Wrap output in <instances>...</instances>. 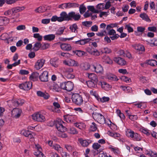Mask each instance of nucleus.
<instances>
[{
  "instance_id": "1",
  "label": "nucleus",
  "mask_w": 157,
  "mask_h": 157,
  "mask_svg": "<svg viewBox=\"0 0 157 157\" xmlns=\"http://www.w3.org/2000/svg\"><path fill=\"white\" fill-rule=\"evenodd\" d=\"M63 71L65 77L67 79H72L75 78V75L73 74V69L70 67H64Z\"/></svg>"
},
{
  "instance_id": "2",
  "label": "nucleus",
  "mask_w": 157,
  "mask_h": 157,
  "mask_svg": "<svg viewBox=\"0 0 157 157\" xmlns=\"http://www.w3.org/2000/svg\"><path fill=\"white\" fill-rule=\"evenodd\" d=\"M92 116L94 119L99 124H103L105 123V118L102 114L94 112L92 113Z\"/></svg>"
},
{
  "instance_id": "3",
  "label": "nucleus",
  "mask_w": 157,
  "mask_h": 157,
  "mask_svg": "<svg viewBox=\"0 0 157 157\" xmlns=\"http://www.w3.org/2000/svg\"><path fill=\"white\" fill-rule=\"evenodd\" d=\"M60 86L62 89L70 91L73 88L74 84L71 81L65 82L60 83Z\"/></svg>"
},
{
  "instance_id": "4",
  "label": "nucleus",
  "mask_w": 157,
  "mask_h": 157,
  "mask_svg": "<svg viewBox=\"0 0 157 157\" xmlns=\"http://www.w3.org/2000/svg\"><path fill=\"white\" fill-rule=\"evenodd\" d=\"M73 102L76 105H80L83 104V101L82 96L79 94H74L72 96Z\"/></svg>"
},
{
  "instance_id": "5",
  "label": "nucleus",
  "mask_w": 157,
  "mask_h": 157,
  "mask_svg": "<svg viewBox=\"0 0 157 157\" xmlns=\"http://www.w3.org/2000/svg\"><path fill=\"white\" fill-rule=\"evenodd\" d=\"M64 122L60 119H58L55 121V124L57 130L61 132H64L66 131L67 128L63 125Z\"/></svg>"
},
{
  "instance_id": "6",
  "label": "nucleus",
  "mask_w": 157,
  "mask_h": 157,
  "mask_svg": "<svg viewBox=\"0 0 157 157\" xmlns=\"http://www.w3.org/2000/svg\"><path fill=\"white\" fill-rule=\"evenodd\" d=\"M32 117L34 120L38 122H43L46 120L45 116L40 112L34 113L32 115Z\"/></svg>"
},
{
  "instance_id": "7",
  "label": "nucleus",
  "mask_w": 157,
  "mask_h": 157,
  "mask_svg": "<svg viewBox=\"0 0 157 157\" xmlns=\"http://www.w3.org/2000/svg\"><path fill=\"white\" fill-rule=\"evenodd\" d=\"M32 86V83L31 82H26L19 85V87L23 90L28 91L30 89Z\"/></svg>"
},
{
  "instance_id": "8",
  "label": "nucleus",
  "mask_w": 157,
  "mask_h": 157,
  "mask_svg": "<svg viewBox=\"0 0 157 157\" xmlns=\"http://www.w3.org/2000/svg\"><path fill=\"white\" fill-rule=\"evenodd\" d=\"M70 21L73 20L75 21H78L80 20L81 16L79 13H76L74 11L69 12Z\"/></svg>"
},
{
  "instance_id": "9",
  "label": "nucleus",
  "mask_w": 157,
  "mask_h": 157,
  "mask_svg": "<svg viewBox=\"0 0 157 157\" xmlns=\"http://www.w3.org/2000/svg\"><path fill=\"white\" fill-rule=\"evenodd\" d=\"M64 120L68 123H72L76 119V116L74 115L68 114L64 116Z\"/></svg>"
},
{
  "instance_id": "10",
  "label": "nucleus",
  "mask_w": 157,
  "mask_h": 157,
  "mask_svg": "<svg viewBox=\"0 0 157 157\" xmlns=\"http://www.w3.org/2000/svg\"><path fill=\"white\" fill-rule=\"evenodd\" d=\"M60 16L59 17V22H61L64 21H70L69 17V13L67 14L65 12H62L60 14Z\"/></svg>"
},
{
  "instance_id": "11",
  "label": "nucleus",
  "mask_w": 157,
  "mask_h": 157,
  "mask_svg": "<svg viewBox=\"0 0 157 157\" xmlns=\"http://www.w3.org/2000/svg\"><path fill=\"white\" fill-rule=\"evenodd\" d=\"M21 110L18 108L13 109L12 111V116L15 118H18L21 115Z\"/></svg>"
},
{
  "instance_id": "12",
  "label": "nucleus",
  "mask_w": 157,
  "mask_h": 157,
  "mask_svg": "<svg viewBox=\"0 0 157 157\" xmlns=\"http://www.w3.org/2000/svg\"><path fill=\"white\" fill-rule=\"evenodd\" d=\"M50 61L51 65L52 67L56 68L58 67L60 64L59 59L55 57L52 58L50 59Z\"/></svg>"
},
{
  "instance_id": "13",
  "label": "nucleus",
  "mask_w": 157,
  "mask_h": 157,
  "mask_svg": "<svg viewBox=\"0 0 157 157\" xmlns=\"http://www.w3.org/2000/svg\"><path fill=\"white\" fill-rule=\"evenodd\" d=\"M114 61L119 65L124 66L126 64V62L123 59L120 57H115L113 59Z\"/></svg>"
},
{
  "instance_id": "14",
  "label": "nucleus",
  "mask_w": 157,
  "mask_h": 157,
  "mask_svg": "<svg viewBox=\"0 0 157 157\" xmlns=\"http://www.w3.org/2000/svg\"><path fill=\"white\" fill-rule=\"evenodd\" d=\"M48 72L47 71H44L39 76V78L42 82L48 81Z\"/></svg>"
},
{
  "instance_id": "15",
  "label": "nucleus",
  "mask_w": 157,
  "mask_h": 157,
  "mask_svg": "<svg viewBox=\"0 0 157 157\" xmlns=\"http://www.w3.org/2000/svg\"><path fill=\"white\" fill-rule=\"evenodd\" d=\"M45 60L43 59L38 60L35 63V68L37 70H39L44 65Z\"/></svg>"
},
{
  "instance_id": "16",
  "label": "nucleus",
  "mask_w": 157,
  "mask_h": 157,
  "mask_svg": "<svg viewBox=\"0 0 157 157\" xmlns=\"http://www.w3.org/2000/svg\"><path fill=\"white\" fill-rule=\"evenodd\" d=\"M91 67L94 69L97 73H101L103 71V67L100 64H96V65H92Z\"/></svg>"
},
{
  "instance_id": "17",
  "label": "nucleus",
  "mask_w": 157,
  "mask_h": 157,
  "mask_svg": "<svg viewBox=\"0 0 157 157\" xmlns=\"http://www.w3.org/2000/svg\"><path fill=\"white\" fill-rule=\"evenodd\" d=\"M91 40V39L90 38L84 39L76 41L75 42V43L82 45L89 42Z\"/></svg>"
},
{
  "instance_id": "18",
  "label": "nucleus",
  "mask_w": 157,
  "mask_h": 157,
  "mask_svg": "<svg viewBox=\"0 0 157 157\" xmlns=\"http://www.w3.org/2000/svg\"><path fill=\"white\" fill-rule=\"evenodd\" d=\"M55 37V34H49L45 35L44 36L43 38L44 40L51 41L54 40Z\"/></svg>"
},
{
  "instance_id": "19",
  "label": "nucleus",
  "mask_w": 157,
  "mask_h": 157,
  "mask_svg": "<svg viewBox=\"0 0 157 157\" xmlns=\"http://www.w3.org/2000/svg\"><path fill=\"white\" fill-rule=\"evenodd\" d=\"M9 19L5 17H0V25H6L9 22Z\"/></svg>"
},
{
  "instance_id": "20",
  "label": "nucleus",
  "mask_w": 157,
  "mask_h": 157,
  "mask_svg": "<svg viewBox=\"0 0 157 157\" xmlns=\"http://www.w3.org/2000/svg\"><path fill=\"white\" fill-rule=\"evenodd\" d=\"M60 46L61 49L64 51H69L71 49V45L68 44L63 43L60 45Z\"/></svg>"
},
{
  "instance_id": "21",
  "label": "nucleus",
  "mask_w": 157,
  "mask_h": 157,
  "mask_svg": "<svg viewBox=\"0 0 157 157\" xmlns=\"http://www.w3.org/2000/svg\"><path fill=\"white\" fill-rule=\"evenodd\" d=\"M88 76L89 79L91 81H94L95 82H98V78L97 75L94 73H88Z\"/></svg>"
},
{
  "instance_id": "22",
  "label": "nucleus",
  "mask_w": 157,
  "mask_h": 157,
  "mask_svg": "<svg viewBox=\"0 0 157 157\" xmlns=\"http://www.w3.org/2000/svg\"><path fill=\"white\" fill-rule=\"evenodd\" d=\"M99 84L101 85L102 88L105 90H108L110 89L109 85L105 82H99Z\"/></svg>"
},
{
  "instance_id": "23",
  "label": "nucleus",
  "mask_w": 157,
  "mask_h": 157,
  "mask_svg": "<svg viewBox=\"0 0 157 157\" xmlns=\"http://www.w3.org/2000/svg\"><path fill=\"white\" fill-rule=\"evenodd\" d=\"M39 76V73L36 72H33L30 76V78L31 80L33 81H37Z\"/></svg>"
},
{
  "instance_id": "24",
  "label": "nucleus",
  "mask_w": 157,
  "mask_h": 157,
  "mask_svg": "<svg viewBox=\"0 0 157 157\" xmlns=\"http://www.w3.org/2000/svg\"><path fill=\"white\" fill-rule=\"evenodd\" d=\"M35 146L36 148L37 149L36 151L34 152V154L37 157L40 154H41L42 151V148L40 147L38 145H36Z\"/></svg>"
},
{
  "instance_id": "25",
  "label": "nucleus",
  "mask_w": 157,
  "mask_h": 157,
  "mask_svg": "<svg viewBox=\"0 0 157 157\" xmlns=\"http://www.w3.org/2000/svg\"><path fill=\"white\" fill-rule=\"evenodd\" d=\"M146 63L152 67L157 65V61L154 59L147 60L146 61Z\"/></svg>"
},
{
  "instance_id": "26",
  "label": "nucleus",
  "mask_w": 157,
  "mask_h": 157,
  "mask_svg": "<svg viewBox=\"0 0 157 157\" xmlns=\"http://www.w3.org/2000/svg\"><path fill=\"white\" fill-rule=\"evenodd\" d=\"M78 141L84 147L87 146L90 143L86 140H83L82 138L79 139Z\"/></svg>"
},
{
  "instance_id": "27",
  "label": "nucleus",
  "mask_w": 157,
  "mask_h": 157,
  "mask_svg": "<svg viewBox=\"0 0 157 157\" xmlns=\"http://www.w3.org/2000/svg\"><path fill=\"white\" fill-rule=\"evenodd\" d=\"M74 125L76 127L80 129H84L86 128V125L83 123H74Z\"/></svg>"
},
{
  "instance_id": "28",
  "label": "nucleus",
  "mask_w": 157,
  "mask_h": 157,
  "mask_svg": "<svg viewBox=\"0 0 157 157\" xmlns=\"http://www.w3.org/2000/svg\"><path fill=\"white\" fill-rule=\"evenodd\" d=\"M86 83L88 86L89 87H95L97 86V82H95L93 81H86Z\"/></svg>"
},
{
  "instance_id": "29",
  "label": "nucleus",
  "mask_w": 157,
  "mask_h": 157,
  "mask_svg": "<svg viewBox=\"0 0 157 157\" xmlns=\"http://www.w3.org/2000/svg\"><path fill=\"white\" fill-rule=\"evenodd\" d=\"M106 78L112 81L117 80H118L116 75L110 74L107 75Z\"/></svg>"
},
{
  "instance_id": "30",
  "label": "nucleus",
  "mask_w": 157,
  "mask_h": 157,
  "mask_svg": "<svg viewBox=\"0 0 157 157\" xmlns=\"http://www.w3.org/2000/svg\"><path fill=\"white\" fill-rule=\"evenodd\" d=\"M25 8L23 7H17L12 9V13H17L24 10Z\"/></svg>"
},
{
  "instance_id": "31",
  "label": "nucleus",
  "mask_w": 157,
  "mask_h": 157,
  "mask_svg": "<svg viewBox=\"0 0 157 157\" xmlns=\"http://www.w3.org/2000/svg\"><path fill=\"white\" fill-rule=\"evenodd\" d=\"M78 29V26L75 23L71 25L70 27V29L72 32L77 33Z\"/></svg>"
},
{
  "instance_id": "32",
  "label": "nucleus",
  "mask_w": 157,
  "mask_h": 157,
  "mask_svg": "<svg viewBox=\"0 0 157 157\" xmlns=\"http://www.w3.org/2000/svg\"><path fill=\"white\" fill-rule=\"evenodd\" d=\"M135 49L137 50L144 51L145 50L143 46L140 44H136L133 46Z\"/></svg>"
},
{
  "instance_id": "33",
  "label": "nucleus",
  "mask_w": 157,
  "mask_h": 157,
  "mask_svg": "<svg viewBox=\"0 0 157 157\" xmlns=\"http://www.w3.org/2000/svg\"><path fill=\"white\" fill-rule=\"evenodd\" d=\"M41 46V44L40 42H37L35 44L33 49L35 51H37L39 50Z\"/></svg>"
},
{
  "instance_id": "34",
  "label": "nucleus",
  "mask_w": 157,
  "mask_h": 157,
  "mask_svg": "<svg viewBox=\"0 0 157 157\" xmlns=\"http://www.w3.org/2000/svg\"><path fill=\"white\" fill-rule=\"evenodd\" d=\"M140 17L143 20H145L147 21L150 22L151 21V20L149 18L148 16L146 13H143L140 14Z\"/></svg>"
},
{
  "instance_id": "35",
  "label": "nucleus",
  "mask_w": 157,
  "mask_h": 157,
  "mask_svg": "<svg viewBox=\"0 0 157 157\" xmlns=\"http://www.w3.org/2000/svg\"><path fill=\"white\" fill-rule=\"evenodd\" d=\"M69 66H77L78 65V63L73 59H70L68 60Z\"/></svg>"
},
{
  "instance_id": "36",
  "label": "nucleus",
  "mask_w": 157,
  "mask_h": 157,
  "mask_svg": "<svg viewBox=\"0 0 157 157\" xmlns=\"http://www.w3.org/2000/svg\"><path fill=\"white\" fill-rule=\"evenodd\" d=\"M67 4L68 9L78 7L79 6L78 4L75 3L68 2L67 3Z\"/></svg>"
},
{
  "instance_id": "37",
  "label": "nucleus",
  "mask_w": 157,
  "mask_h": 157,
  "mask_svg": "<svg viewBox=\"0 0 157 157\" xmlns=\"http://www.w3.org/2000/svg\"><path fill=\"white\" fill-rule=\"evenodd\" d=\"M97 128V125L94 122H92L90 127V130L92 132L96 131Z\"/></svg>"
},
{
  "instance_id": "38",
  "label": "nucleus",
  "mask_w": 157,
  "mask_h": 157,
  "mask_svg": "<svg viewBox=\"0 0 157 157\" xmlns=\"http://www.w3.org/2000/svg\"><path fill=\"white\" fill-rule=\"evenodd\" d=\"M134 131L131 129H128L126 132V136L131 138L133 136V135H134Z\"/></svg>"
},
{
  "instance_id": "39",
  "label": "nucleus",
  "mask_w": 157,
  "mask_h": 157,
  "mask_svg": "<svg viewBox=\"0 0 157 157\" xmlns=\"http://www.w3.org/2000/svg\"><path fill=\"white\" fill-rule=\"evenodd\" d=\"M133 136L132 137L133 140L139 141L141 140L140 137V136L138 135L137 133H135L133 135Z\"/></svg>"
},
{
  "instance_id": "40",
  "label": "nucleus",
  "mask_w": 157,
  "mask_h": 157,
  "mask_svg": "<svg viewBox=\"0 0 157 157\" xmlns=\"http://www.w3.org/2000/svg\"><path fill=\"white\" fill-rule=\"evenodd\" d=\"M75 53L78 56L81 57L85 55L86 53L83 51L77 50L75 52Z\"/></svg>"
},
{
  "instance_id": "41",
  "label": "nucleus",
  "mask_w": 157,
  "mask_h": 157,
  "mask_svg": "<svg viewBox=\"0 0 157 157\" xmlns=\"http://www.w3.org/2000/svg\"><path fill=\"white\" fill-rule=\"evenodd\" d=\"M79 9L80 13L82 14H83L86 10V8L83 4L80 6Z\"/></svg>"
},
{
  "instance_id": "42",
  "label": "nucleus",
  "mask_w": 157,
  "mask_h": 157,
  "mask_svg": "<svg viewBox=\"0 0 157 157\" xmlns=\"http://www.w3.org/2000/svg\"><path fill=\"white\" fill-rule=\"evenodd\" d=\"M92 22L91 21H85L82 22V25L86 27H90L92 25Z\"/></svg>"
},
{
  "instance_id": "43",
  "label": "nucleus",
  "mask_w": 157,
  "mask_h": 157,
  "mask_svg": "<svg viewBox=\"0 0 157 157\" xmlns=\"http://www.w3.org/2000/svg\"><path fill=\"white\" fill-rule=\"evenodd\" d=\"M87 8L89 10L91 11L93 13H99V11L96 10H95L93 6H87Z\"/></svg>"
},
{
  "instance_id": "44",
  "label": "nucleus",
  "mask_w": 157,
  "mask_h": 157,
  "mask_svg": "<svg viewBox=\"0 0 157 157\" xmlns=\"http://www.w3.org/2000/svg\"><path fill=\"white\" fill-rule=\"evenodd\" d=\"M64 28L63 27L59 28L56 32V35H61L63 34Z\"/></svg>"
},
{
  "instance_id": "45",
  "label": "nucleus",
  "mask_w": 157,
  "mask_h": 157,
  "mask_svg": "<svg viewBox=\"0 0 157 157\" xmlns=\"http://www.w3.org/2000/svg\"><path fill=\"white\" fill-rule=\"evenodd\" d=\"M117 25V23H111L107 25L106 29H111L112 28L116 27Z\"/></svg>"
},
{
  "instance_id": "46",
  "label": "nucleus",
  "mask_w": 157,
  "mask_h": 157,
  "mask_svg": "<svg viewBox=\"0 0 157 157\" xmlns=\"http://www.w3.org/2000/svg\"><path fill=\"white\" fill-rule=\"evenodd\" d=\"M123 90L126 93H129L132 91V88L130 87H125L122 86H121Z\"/></svg>"
},
{
  "instance_id": "47",
  "label": "nucleus",
  "mask_w": 157,
  "mask_h": 157,
  "mask_svg": "<svg viewBox=\"0 0 157 157\" xmlns=\"http://www.w3.org/2000/svg\"><path fill=\"white\" fill-rule=\"evenodd\" d=\"M106 30L107 31V34L110 36L116 34L115 31L113 29H109Z\"/></svg>"
},
{
  "instance_id": "48",
  "label": "nucleus",
  "mask_w": 157,
  "mask_h": 157,
  "mask_svg": "<svg viewBox=\"0 0 157 157\" xmlns=\"http://www.w3.org/2000/svg\"><path fill=\"white\" fill-rule=\"evenodd\" d=\"M8 35L7 33H4L0 36V39L6 40L8 39Z\"/></svg>"
},
{
  "instance_id": "49",
  "label": "nucleus",
  "mask_w": 157,
  "mask_h": 157,
  "mask_svg": "<svg viewBox=\"0 0 157 157\" xmlns=\"http://www.w3.org/2000/svg\"><path fill=\"white\" fill-rule=\"evenodd\" d=\"M35 136V134L33 132L29 133V135H28L27 137L30 140V141L32 142H33L34 140V136Z\"/></svg>"
},
{
  "instance_id": "50",
  "label": "nucleus",
  "mask_w": 157,
  "mask_h": 157,
  "mask_svg": "<svg viewBox=\"0 0 157 157\" xmlns=\"http://www.w3.org/2000/svg\"><path fill=\"white\" fill-rule=\"evenodd\" d=\"M33 37L35 38H37V40L39 41H40L42 40V36L40 35L38 33L34 34H33Z\"/></svg>"
},
{
  "instance_id": "51",
  "label": "nucleus",
  "mask_w": 157,
  "mask_h": 157,
  "mask_svg": "<svg viewBox=\"0 0 157 157\" xmlns=\"http://www.w3.org/2000/svg\"><path fill=\"white\" fill-rule=\"evenodd\" d=\"M98 100L99 101H100L102 102H104L108 101L109 100V98L108 97H104L102 98H98Z\"/></svg>"
},
{
  "instance_id": "52",
  "label": "nucleus",
  "mask_w": 157,
  "mask_h": 157,
  "mask_svg": "<svg viewBox=\"0 0 157 157\" xmlns=\"http://www.w3.org/2000/svg\"><path fill=\"white\" fill-rule=\"evenodd\" d=\"M65 147L67 150V151L70 152L72 151L74 149V148L73 147L67 144L65 145Z\"/></svg>"
},
{
  "instance_id": "53",
  "label": "nucleus",
  "mask_w": 157,
  "mask_h": 157,
  "mask_svg": "<svg viewBox=\"0 0 157 157\" xmlns=\"http://www.w3.org/2000/svg\"><path fill=\"white\" fill-rule=\"evenodd\" d=\"M69 132L73 134H76L78 133L76 129L74 127H71L70 128Z\"/></svg>"
},
{
  "instance_id": "54",
  "label": "nucleus",
  "mask_w": 157,
  "mask_h": 157,
  "mask_svg": "<svg viewBox=\"0 0 157 157\" xmlns=\"http://www.w3.org/2000/svg\"><path fill=\"white\" fill-rule=\"evenodd\" d=\"M67 5V3L61 4L59 5L58 8L63 9H68Z\"/></svg>"
},
{
  "instance_id": "55",
  "label": "nucleus",
  "mask_w": 157,
  "mask_h": 157,
  "mask_svg": "<svg viewBox=\"0 0 157 157\" xmlns=\"http://www.w3.org/2000/svg\"><path fill=\"white\" fill-rule=\"evenodd\" d=\"M97 8L98 9L100 10V11L103 10L105 9L104 4L100 3L98 4L97 6Z\"/></svg>"
},
{
  "instance_id": "56",
  "label": "nucleus",
  "mask_w": 157,
  "mask_h": 157,
  "mask_svg": "<svg viewBox=\"0 0 157 157\" xmlns=\"http://www.w3.org/2000/svg\"><path fill=\"white\" fill-rule=\"evenodd\" d=\"M30 132L28 130H23L21 132V134L25 136V137H28V135H29Z\"/></svg>"
},
{
  "instance_id": "57",
  "label": "nucleus",
  "mask_w": 157,
  "mask_h": 157,
  "mask_svg": "<svg viewBox=\"0 0 157 157\" xmlns=\"http://www.w3.org/2000/svg\"><path fill=\"white\" fill-rule=\"evenodd\" d=\"M50 47V44L48 43H44L41 46V48L43 50H45L49 48Z\"/></svg>"
},
{
  "instance_id": "58",
  "label": "nucleus",
  "mask_w": 157,
  "mask_h": 157,
  "mask_svg": "<svg viewBox=\"0 0 157 157\" xmlns=\"http://www.w3.org/2000/svg\"><path fill=\"white\" fill-rule=\"evenodd\" d=\"M147 154L149 155L152 157H157V153L156 152L155 153L152 151H149L147 153Z\"/></svg>"
},
{
  "instance_id": "59",
  "label": "nucleus",
  "mask_w": 157,
  "mask_h": 157,
  "mask_svg": "<svg viewBox=\"0 0 157 157\" xmlns=\"http://www.w3.org/2000/svg\"><path fill=\"white\" fill-rule=\"evenodd\" d=\"M101 147V145L98 143H94L92 146V147L95 150H98Z\"/></svg>"
},
{
  "instance_id": "60",
  "label": "nucleus",
  "mask_w": 157,
  "mask_h": 157,
  "mask_svg": "<svg viewBox=\"0 0 157 157\" xmlns=\"http://www.w3.org/2000/svg\"><path fill=\"white\" fill-rule=\"evenodd\" d=\"M128 117L129 119L132 121L136 120L138 119V117L137 115H128Z\"/></svg>"
},
{
  "instance_id": "61",
  "label": "nucleus",
  "mask_w": 157,
  "mask_h": 157,
  "mask_svg": "<svg viewBox=\"0 0 157 157\" xmlns=\"http://www.w3.org/2000/svg\"><path fill=\"white\" fill-rule=\"evenodd\" d=\"M125 56L129 59H132L133 58L131 54L128 51H125Z\"/></svg>"
},
{
  "instance_id": "62",
  "label": "nucleus",
  "mask_w": 157,
  "mask_h": 157,
  "mask_svg": "<svg viewBox=\"0 0 157 157\" xmlns=\"http://www.w3.org/2000/svg\"><path fill=\"white\" fill-rule=\"evenodd\" d=\"M104 58H105L106 63L110 64L112 63V60L109 57L105 56Z\"/></svg>"
},
{
  "instance_id": "63",
  "label": "nucleus",
  "mask_w": 157,
  "mask_h": 157,
  "mask_svg": "<svg viewBox=\"0 0 157 157\" xmlns=\"http://www.w3.org/2000/svg\"><path fill=\"white\" fill-rule=\"evenodd\" d=\"M53 89L56 92H59L60 90L59 86L57 84H55L54 85Z\"/></svg>"
},
{
  "instance_id": "64",
  "label": "nucleus",
  "mask_w": 157,
  "mask_h": 157,
  "mask_svg": "<svg viewBox=\"0 0 157 157\" xmlns=\"http://www.w3.org/2000/svg\"><path fill=\"white\" fill-rule=\"evenodd\" d=\"M149 31H152L154 32H155L156 31V28L155 26L149 27L147 29Z\"/></svg>"
}]
</instances>
